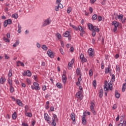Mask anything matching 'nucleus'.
I'll list each match as a JSON object with an SVG mask.
<instances>
[{
  "mask_svg": "<svg viewBox=\"0 0 126 126\" xmlns=\"http://www.w3.org/2000/svg\"><path fill=\"white\" fill-rule=\"evenodd\" d=\"M60 52L61 53V54H62V55H64V52H63V48H60Z\"/></svg>",
  "mask_w": 126,
  "mask_h": 126,
  "instance_id": "nucleus-44",
  "label": "nucleus"
},
{
  "mask_svg": "<svg viewBox=\"0 0 126 126\" xmlns=\"http://www.w3.org/2000/svg\"><path fill=\"white\" fill-rule=\"evenodd\" d=\"M78 30H79V31H80V32H82L83 33H85V31H84L83 28H82V27L79 26L78 27Z\"/></svg>",
  "mask_w": 126,
  "mask_h": 126,
  "instance_id": "nucleus-19",
  "label": "nucleus"
},
{
  "mask_svg": "<svg viewBox=\"0 0 126 126\" xmlns=\"http://www.w3.org/2000/svg\"><path fill=\"white\" fill-rule=\"evenodd\" d=\"M102 17L101 16H98V20L99 22L102 21Z\"/></svg>",
  "mask_w": 126,
  "mask_h": 126,
  "instance_id": "nucleus-50",
  "label": "nucleus"
},
{
  "mask_svg": "<svg viewBox=\"0 0 126 126\" xmlns=\"http://www.w3.org/2000/svg\"><path fill=\"white\" fill-rule=\"evenodd\" d=\"M103 90H100L99 93V96L100 98H102L103 97Z\"/></svg>",
  "mask_w": 126,
  "mask_h": 126,
  "instance_id": "nucleus-22",
  "label": "nucleus"
},
{
  "mask_svg": "<svg viewBox=\"0 0 126 126\" xmlns=\"http://www.w3.org/2000/svg\"><path fill=\"white\" fill-rule=\"evenodd\" d=\"M72 28H73V29H74V30H76V31H77V30H78L77 27H75L74 25H72Z\"/></svg>",
  "mask_w": 126,
  "mask_h": 126,
  "instance_id": "nucleus-49",
  "label": "nucleus"
},
{
  "mask_svg": "<svg viewBox=\"0 0 126 126\" xmlns=\"http://www.w3.org/2000/svg\"><path fill=\"white\" fill-rule=\"evenodd\" d=\"M70 32H69L68 31H66L65 32V33H63V36L64 37H65L66 38H67V37H69V36H70Z\"/></svg>",
  "mask_w": 126,
  "mask_h": 126,
  "instance_id": "nucleus-15",
  "label": "nucleus"
},
{
  "mask_svg": "<svg viewBox=\"0 0 126 126\" xmlns=\"http://www.w3.org/2000/svg\"><path fill=\"white\" fill-rule=\"evenodd\" d=\"M8 83H9L10 86H12V81H11L10 79H8Z\"/></svg>",
  "mask_w": 126,
  "mask_h": 126,
  "instance_id": "nucleus-41",
  "label": "nucleus"
},
{
  "mask_svg": "<svg viewBox=\"0 0 126 126\" xmlns=\"http://www.w3.org/2000/svg\"><path fill=\"white\" fill-rule=\"evenodd\" d=\"M92 31V35L93 37H95V36H96V32H95V31Z\"/></svg>",
  "mask_w": 126,
  "mask_h": 126,
  "instance_id": "nucleus-46",
  "label": "nucleus"
},
{
  "mask_svg": "<svg viewBox=\"0 0 126 126\" xmlns=\"http://www.w3.org/2000/svg\"><path fill=\"white\" fill-rule=\"evenodd\" d=\"M110 70H111V69H110V66H108V67L105 68V73H109V72H110Z\"/></svg>",
  "mask_w": 126,
  "mask_h": 126,
  "instance_id": "nucleus-23",
  "label": "nucleus"
},
{
  "mask_svg": "<svg viewBox=\"0 0 126 126\" xmlns=\"http://www.w3.org/2000/svg\"><path fill=\"white\" fill-rule=\"evenodd\" d=\"M16 112H14L13 114L12 115V118L13 120H16Z\"/></svg>",
  "mask_w": 126,
  "mask_h": 126,
  "instance_id": "nucleus-28",
  "label": "nucleus"
},
{
  "mask_svg": "<svg viewBox=\"0 0 126 126\" xmlns=\"http://www.w3.org/2000/svg\"><path fill=\"white\" fill-rule=\"evenodd\" d=\"M0 79H1V81H0L1 84H3V83H4L6 80V79L3 77H1Z\"/></svg>",
  "mask_w": 126,
  "mask_h": 126,
  "instance_id": "nucleus-21",
  "label": "nucleus"
},
{
  "mask_svg": "<svg viewBox=\"0 0 126 126\" xmlns=\"http://www.w3.org/2000/svg\"><path fill=\"white\" fill-rule=\"evenodd\" d=\"M16 103L20 107H23V103H22V101H21V100L20 99H17Z\"/></svg>",
  "mask_w": 126,
  "mask_h": 126,
  "instance_id": "nucleus-13",
  "label": "nucleus"
},
{
  "mask_svg": "<svg viewBox=\"0 0 126 126\" xmlns=\"http://www.w3.org/2000/svg\"><path fill=\"white\" fill-rule=\"evenodd\" d=\"M10 92H11V93H12L13 91H14V89L13 88V87H12V86H10Z\"/></svg>",
  "mask_w": 126,
  "mask_h": 126,
  "instance_id": "nucleus-43",
  "label": "nucleus"
},
{
  "mask_svg": "<svg viewBox=\"0 0 126 126\" xmlns=\"http://www.w3.org/2000/svg\"><path fill=\"white\" fill-rule=\"evenodd\" d=\"M61 1H62V0H57L56 4H58V3H61Z\"/></svg>",
  "mask_w": 126,
  "mask_h": 126,
  "instance_id": "nucleus-62",
  "label": "nucleus"
},
{
  "mask_svg": "<svg viewBox=\"0 0 126 126\" xmlns=\"http://www.w3.org/2000/svg\"><path fill=\"white\" fill-rule=\"evenodd\" d=\"M46 89L47 86H46V85H44L42 87V90H43V91H45Z\"/></svg>",
  "mask_w": 126,
  "mask_h": 126,
  "instance_id": "nucleus-54",
  "label": "nucleus"
},
{
  "mask_svg": "<svg viewBox=\"0 0 126 126\" xmlns=\"http://www.w3.org/2000/svg\"><path fill=\"white\" fill-rule=\"evenodd\" d=\"M91 110L93 114H94V115H96V112L95 111V110L94 109V103L91 102Z\"/></svg>",
  "mask_w": 126,
  "mask_h": 126,
  "instance_id": "nucleus-6",
  "label": "nucleus"
},
{
  "mask_svg": "<svg viewBox=\"0 0 126 126\" xmlns=\"http://www.w3.org/2000/svg\"><path fill=\"white\" fill-rule=\"evenodd\" d=\"M42 49H43V50H44V51H47V50H48V47H47V46L43 45L41 46Z\"/></svg>",
  "mask_w": 126,
  "mask_h": 126,
  "instance_id": "nucleus-34",
  "label": "nucleus"
},
{
  "mask_svg": "<svg viewBox=\"0 0 126 126\" xmlns=\"http://www.w3.org/2000/svg\"><path fill=\"white\" fill-rule=\"evenodd\" d=\"M88 54L90 57H93V56H94V51H93V49L92 48H90L88 50Z\"/></svg>",
  "mask_w": 126,
  "mask_h": 126,
  "instance_id": "nucleus-7",
  "label": "nucleus"
},
{
  "mask_svg": "<svg viewBox=\"0 0 126 126\" xmlns=\"http://www.w3.org/2000/svg\"><path fill=\"white\" fill-rule=\"evenodd\" d=\"M82 123L83 125H86V119L85 118V117L83 116L82 118Z\"/></svg>",
  "mask_w": 126,
  "mask_h": 126,
  "instance_id": "nucleus-20",
  "label": "nucleus"
},
{
  "mask_svg": "<svg viewBox=\"0 0 126 126\" xmlns=\"http://www.w3.org/2000/svg\"><path fill=\"white\" fill-rule=\"evenodd\" d=\"M8 76L9 77H11V76H12V70L11 69H10L9 71V73H8Z\"/></svg>",
  "mask_w": 126,
  "mask_h": 126,
  "instance_id": "nucleus-36",
  "label": "nucleus"
},
{
  "mask_svg": "<svg viewBox=\"0 0 126 126\" xmlns=\"http://www.w3.org/2000/svg\"><path fill=\"white\" fill-rule=\"evenodd\" d=\"M3 40L4 41V42H6V43H9V42H10V40H9L8 38H7L5 37H3Z\"/></svg>",
  "mask_w": 126,
  "mask_h": 126,
  "instance_id": "nucleus-35",
  "label": "nucleus"
},
{
  "mask_svg": "<svg viewBox=\"0 0 126 126\" xmlns=\"http://www.w3.org/2000/svg\"><path fill=\"white\" fill-rule=\"evenodd\" d=\"M116 70H117V71H118V72H120L121 70L120 69V65H116Z\"/></svg>",
  "mask_w": 126,
  "mask_h": 126,
  "instance_id": "nucleus-47",
  "label": "nucleus"
},
{
  "mask_svg": "<svg viewBox=\"0 0 126 126\" xmlns=\"http://www.w3.org/2000/svg\"><path fill=\"white\" fill-rule=\"evenodd\" d=\"M12 17L13 18H15V19H17V18H18V14L15 13V14H13L12 15Z\"/></svg>",
  "mask_w": 126,
  "mask_h": 126,
  "instance_id": "nucleus-26",
  "label": "nucleus"
},
{
  "mask_svg": "<svg viewBox=\"0 0 126 126\" xmlns=\"http://www.w3.org/2000/svg\"><path fill=\"white\" fill-rule=\"evenodd\" d=\"M70 118H71L72 121H73V122H75V114H74V112H72L71 114Z\"/></svg>",
  "mask_w": 126,
  "mask_h": 126,
  "instance_id": "nucleus-12",
  "label": "nucleus"
},
{
  "mask_svg": "<svg viewBox=\"0 0 126 126\" xmlns=\"http://www.w3.org/2000/svg\"><path fill=\"white\" fill-rule=\"evenodd\" d=\"M117 104H115L114 105H113L112 107V109L113 110H116V109H117Z\"/></svg>",
  "mask_w": 126,
  "mask_h": 126,
  "instance_id": "nucleus-48",
  "label": "nucleus"
},
{
  "mask_svg": "<svg viewBox=\"0 0 126 126\" xmlns=\"http://www.w3.org/2000/svg\"><path fill=\"white\" fill-rule=\"evenodd\" d=\"M50 110L52 111V112H54V111H55V108L52 106V107H50Z\"/></svg>",
  "mask_w": 126,
  "mask_h": 126,
  "instance_id": "nucleus-59",
  "label": "nucleus"
},
{
  "mask_svg": "<svg viewBox=\"0 0 126 126\" xmlns=\"http://www.w3.org/2000/svg\"><path fill=\"white\" fill-rule=\"evenodd\" d=\"M32 74V73H31V71H30V70H28L27 71V76L30 77V76H31Z\"/></svg>",
  "mask_w": 126,
  "mask_h": 126,
  "instance_id": "nucleus-33",
  "label": "nucleus"
},
{
  "mask_svg": "<svg viewBox=\"0 0 126 126\" xmlns=\"http://www.w3.org/2000/svg\"><path fill=\"white\" fill-rule=\"evenodd\" d=\"M117 18L120 19V20H123V18H124V15L123 14L118 15Z\"/></svg>",
  "mask_w": 126,
  "mask_h": 126,
  "instance_id": "nucleus-24",
  "label": "nucleus"
},
{
  "mask_svg": "<svg viewBox=\"0 0 126 126\" xmlns=\"http://www.w3.org/2000/svg\"><path fill=\"white\" fill-rule=\"evenodd\" d=\"M76 84L77 85V86H80V85H81V84H80V82L78 81L76 83Z\"/></svg>",
  "mask_w": 126,
  "mask_h": 126,
  "instance_id": "nucleus-55",
  "label": "nucleus"
},
{
  "mask_svg": "<svg viewBox=\"0 0 126 126\" xmlns=\"http://www.w3.org/2000/svg\"><path fill=\"white\" fill-rule=\"evenodd\" d=\"M89 75H90V76H92V75H93V71L92 70V69L90 70Z\"/></svg>",
  "mask_w": 126,
  "mask_h": 126,
  "instance_id": "nucleus-45",
  "label": "nucleus"
},
{
  "mask_svg": "<svg viewBox=\"0 0 126 126\" xmlns=\"http://www.w3.org/2000/svg\"><path fill=\"white\" fill-rule=\"evenodd\" d=\"M59 6H55V9L56 10V11H59Z\"/></svg>",
  "mask_w": 126,
  "mask_h": 126,
  "instance_id": "nucleus-61",
  "label": "nucleus"
},
{
  "mask_svg": "<svg viewBox=\"0 0 126 126\" xmlns=\"http://www.w3.org/2000/svg\"><path fill=\"white\" fill-rule=\"evenodd\" d=\"M56 86L57 87H58V88H60V89H62V84H61V83H57L56 84Z\"/></svg>",
  "mask_w": 126,
  "mask_h": 126,
  "instance_id": "nucleus-29",
  "label": "nucleus"
},
{
  "mask_svg": "<svg viewBox=\"0 0 126 126\" xmlns=\"http://www.w3.org/2000/svg\"><path fill=\"white\" fill-rule=\"evenodd\" d=\"M51 22H52V20H51L50 18L45 20L43 24V27L47 26V25H50V24H51Z\"/></svg>",
  "mask_w": 126,
  "mask_h": 126,
  "instance_id": "nucleus-4",
  "label": "nucleus"
},
{
  "mask_svg": "<svg viewBox=\"0 0 126 126\" xmlns=\"http://www.w3.org/2000/svg\"><path fill=\"white\" fill-rule=\"evenodd\" d=\"M6 21H7V23L8 24L10 25L11 23H12V21H11V19H8V20H6Z\"/></svg>",
  "mask_w": 126,
  "mask_h": 126,
  "instance_id": "nucleus-39",
  "label": "nucleus"
},
{
  "mask_svg": "<svg viewBox=\"0 0 126 126\" xmlns=\"http://www.w3.org/2000/svg\"><path fill=\"white\" fill-rule=\"evenodd\" d=\"M105 85L104 87V91H108V90H112V88L113 87V85L112 83L109 82L108 83L107 81H105L104 82Z\"/></svg>",
  "mask_w": 126,
  "mask_h": 126,
  "instance_id": "nucleus-1",
  "label": "nucleus"
},
{
  "mask_svg": "<svg viewBox=\"0 0 126 126\" xmlns=\"http://www.w3.org/2000/svg\"><path fill=\"white\" fill-rule=\"evenodd\" d=\"M27 117H29V118H32V113L30 112H28L26 114Z\"/></svg>",
  "mask_w": 126,
  "mask_h": 126,
  "instance_id": "nucleus-40",
  "label": "nucleus"
},
{
  "mask_svg": "<svg viewBox=\"0 0 126 126\" xmlns=\"http://www.w3.org/2000/svg\"><path fill=\"white\" fill-rule=\"evenodd\" d=\"M33 86H34L36 88L35 90H40V87L39 86V84H38L37 82H34Z\"/></svg>",
  "mask_w": 126,
  "mask_h": 126,
  "instance_id": "nucleus-14",
  "label": "nucleus"
},
{
  "mask_svg": "<svg viewBox=\"0 0 126 126\" xmlns=\"http://www.w3.org/2000/svg\"><path fill=\"white\" fill-rule=\"evenodd\" d=\"M35 124H36V121H32V126H34L35 125Z\"/></svg>",
  "mask_w": 126,
  "mask_h": 126,
  "instance_id": "nucleus-63",
  "label": "nucleus"
},
{
  "mask_svg": "<svg viewBox=\"0 0 126 126\" xmlns=\"http://www.w3.org/2000/svg\"><path fill=\"white\" fill-rule=\"evenodd\" d=\"M73 51H74V48H73V47H72L70 48V52L71 53H73Z\"/></svg>",
  "mask_w": 126,
  "mask_h": 126,
  "instance_id": "nucleus-53",
  "label": "nucleus"
},
{
  "mask_svg": "<svg viewBox=\"0 0 126 126\" xmlns=\"http://www.w3.org/2000/svg\"><path fill=\"white\" fill-rule=\"evenodd\" d=\"M47 54L49 58H54V53L52 52V50H48L47 52Z\"/></svg>",
  "mask_w": 126,
  "mask_h": 126,
  "instance_id": "nucleus-9",
  "label": "nucleus"
},
{
  "mask_svg": "<svg viewBox=\"0 0 126 126\" xmlns=\"http://www.w3.org/2000/svg\"><path fill=\"white\" fill-rule=\"evenodd\" d=\"M126 89V83H125L123 85L122 92H125Z\"/></svg>",
  "mask_w": 126,
  "mask_h": 126,
  "instance_id": "nucleus-27",
  "label": "nucleus"
},
{
  "mask_svg": "<svg viewBox=\"0 0 126 126\" xmlns=\"http://www.w3.org/2000/svg\"><path fill=\"white\" fill-rule=\"evenodd\" d=\"M36 46H37V48H41V45L38 43H36Z\"/></svg>",
  "mask_w": 126,
  "mask_h": 126,
  "instance_id": "nucleus-64",
  "label": "nucleus"
},
{
  "mask_svg": "<svg viewBox=\"0 0 126 126\" xmlns=\"http://www.w3.org/2000/svg\"><path fill=\"white\" fill-rule=\"evenodd\" d=\"M112 25L114 26V28L113 29L114 32H116L117 30H118V27L120 26V23L117 21H114L112 23Z\"/></svg>",
  "mask_w": 126,
  "mask_h": 126,
  "instance_id": "nucleus-2",
  "label": "nucleus"
},
{
  "mask_svg": "<svg viewBox=\"0 0 126 126\" xmlns=\"http://www.w3.org/2000/svg\"><path fill=\"white\" fill-rule=\"evenodd\" d=\"M19 63H20V64H21V66H24V63H22L20 61H19Z\"/></svg>",
  "mask_w": 126,
  "mask_h": 126,
  "instance_id": "nucleus-56",
  "label": "nucleus"
},
{
  "mask_svg": "<svg viewBox=\"0 0 126 126\" xmlns=\"http://www.w3.org/2000/svg\"><path fill=\"white\" fill-rule=\"evenodd\" d=\"M76 74L77 75H80V68H77L76 69Z\"/></svg>",
  "mask_w": 126,
  "mask_h": 126,
  "instance_id": "nucleus-32",
  "label": "nucleus"
},
{
  "mask_svg": "<svg viewBox=\"0 0 126 126\" xmlns=\"http://www.w3.org/2000/svg\"><path fill=\"white\" fill-rule=\"evenodd\" d=\"M115 97L117 98V99H119L120 97H121V94H119L117 90L115 91Z\"/></svg>",
  "mask_w": 126,
  "mask_h": 126,
  "instance_id": "nucleus-18",
  "label": "nucleus"
},
{
  "mask_svg": "<svg viewBox=\"0 0 126 126\" xmlns=\"http://www.w3.org/2000/svg\"><path fill=\"white\" fill-rule=\"evenodd\" d=\"M81 80H82V79H81V74H80V77L78 78V81L80 82V81H81Z\"/></svg>",
  "mask_w": 126,
  "mask_h": 126,
  "instance_id": "nucleus-58",
  "label": "nucleus"
},
{
  "mask_svg": "<svg viewBox=\"0 0 126 126\" xmlns=\"http://www.w3.org/2000/svg\"><path fill=\"white\" fill-rule=\"evenodd\" d=\"M80 60L81 61V63H86L87 60L84 58V55L82 54L80 55Z\"/></svg>",
  "mask_w": 126,
  "mask_h": 126,
  "instance_id": "nucleus-8",
  "label": "nucleus"
},
{
  "mask_svg": "<svg viewBox=\"0 0 126 126\" xmlns=\"http://www.w3.org/2000/svg\"><path fill=\"white\" fill-rule=\"evenodd\" d=\"M58 6L60 7V8H63V4H62L61 3H59Z\"/></svg>",
  "mask_w": 126,
  "mask_h": 126,
  "instance_id": "nucleus-51",
  "label": "nucleus"
},
{
  "mask_svg": "<svg viewBox=\"0 0 126 126\" xmlns=\"http://www.w3.org/2000/svg\"><path fill=\"white\" fill-rule=\"evenodd\" d=\"M65 74H66V72L65 71H63V75L62 76V80L63 84H65V82H66L67 78L66 76H65Z\"/></svg>",
  "mask_w": 126,
  "mask_h": 126,
  "instance_id": "nucleus-5",
  "label": "nucleus"
},
{
  "mask_svg": "<svg viewBox=\"0 0 126 126\" xmlns=\"http://www.w3.org/2000/svg\"><path fill=\"white\" fill-rule=\"evenodd\" d=\"M81 94H82V91H79L76 94L77 98H79L80 100H81Z\"/></svg>",
  "mask_w": 126,
  "mask_h": 126,
  "instance_id": "nucleus-10",
  "label": "nucleus"
},
{
  "mask_svg": "<svg viewBox=\"0 0 126 126\" xmlns=\"http://www.w3.org/2000/svg\"><path fill=\"white\" fill-rule=\"evenodd\" d=\"M28 109H29L28 106L26 105V106L25 107V112L26 113H27V111H28Z\"/></svg>",
  "mask_w": 126,
  "mask_h": 126,
  "instance_id": "nucleus-52",
  "label": "nucleus"
},
{
  "mask_svg": "<svg viewBox=\"0 0 126 126\" xmlns=\"http://www.w3.org/2000/svg\"><path fill=\"white\" fill-rule=\"evenodd\" d=\"M93 31H94V32H97V33H99L100 32V29L97 28L96 26H94L93 29Z\"/></svg>",
  "mask_w": 126,
  "mask_h": 126,
  "instance_id": "nucleus-16",
  "label": "nucleus"
},
{
  "mask_svg": "<svg viewBox=\"0 0 126 126\" xmlns=\"http://www.w3.org/2000/svg\"><path fill=\"white\" fill-rule=\"evenodd\" d=\"M96 83H97V81H96V80H94L93 81V84L94 87V88H96V86H97V85H96Z\"/></svg>",
  "mask_w": 126,
  "mask_h": 126,
  "instance_id": "nucleus-37",
  "label": "nucleus"
},
{
  "mask_svg": "<svg viewBox=\"0 0 126 126\" xmlns=\"http://www.w3.org/2000/svg\"><path fill=\"white\" fill-rule=\"evenodd\" d=\"M98 17V16H97V15H96L95 14H94V15H93L92 16V20H96V19H97Z\"/></svg>",
  "mask_w": 126,
  "mask_h": 126,
  "instance_id": "nucleus-31",
  "label": "nucleus"
},
{
  "mask_svg": "<svg viewBox=\"0 0 126 126\" xmlns=\"http://www.w3.org/2000/svg\"><path fill=\"white\" fill-rule=\"evenodd\" d=\"M57 37L58 38L59 40L62 39V35H61V34H60V33L58 32L56 34Z\"/></svg>",
  "mask_w": 126,
  "mask_h": 126,
  "instance_id": "nucleus-38",
  "label": "nucleus"
},
{
  "mask_svg": "<svg viewBox=\"0 0 126 126\" xmlns=\"http://www.w3.org/2000/svg\"><path fill=\"white\" fill-rule=\"evenodd\" d=\"M19 40H17L16 42L13 45V48H15L16 46H18L19 45Z\"/></svg>",
  "mask_w": 126,
  "mask_h": 126,
  "instance_id": "nucleus-25",
  "label": "nucleus"
},
{
  "mask_svg": "<svg viewBox=\"0 0 126 126\" xmlns=\"http://www.w3.org/2000/svg\"><path fill=\"white\" fill-rule=\"evenodd\" d=\"M22 126H28V124L27 123H23L22 124Z\"/></svg>",
  "mask_w": 126,
  "mask_h": 126,
  "instance_id": "nucleus-60",
  "label": "nucleus"
},
{
  "mask_svg": "<svg viewBox=\"0 0 126 126\" xmlns=\"http://www.w3.org/2000/svg\"><path fill=\"white\" fill-rule=\"evenodd\" d=\"M72 10V8L71 7H68L67 9V13L69 14L70 12H71V11Z\"/></svg>",
  "mask_w": 126,
  "mask_h": 126,
  "instance_id": "nucleus-30",
  "label": "nucleus"
},
{
  "mask_svg": "<svg viewBox=\"0 0 126 126\" xmlns=\"http://www.w3.org/2000/svg\"><path fill=\"white\" fill-rule=\"evenodd\" d=\"M7 25H8V24L7 21L5 20L3 23L4 27H6V26H7Z\"/></svg>",
  "mask_w": 126,
  "mask_h": 126,
  "instance_id": "nucleus-42",
  "label": "nucleus"
},
{
  "mask_svg": "<svg viewBox=\"0 0 126 126\" xmlns=\"http://www.w3.org/2000/svg\"><path fill=\"white\" fill-rule=\"evenodd\" d=\"M44 117L45 121H47V122H50V116H49V115L47 113H44Z\"/></svg>",
  "mask_w": 126,
  "mask_h": 126,
  "instance_id": "nucleus-11",
  "label": "nucleus"
},
{
  "mask_svg": "<svg viewBox=\"0 0 126 126\" xmlns=\"http://www.w3.org/2000/svg\"><path fill=\"white\" fill-rule=\"evenodd\" d=\"M88 26L89 27V30H90L91 31H92L93 30V28H94V26H93L92 24L91 23L88 24Z\"/></svg>",
  "mask_w": 126,
  "mask_h": 126,
  "instance_id": "nucleus-17",
  "label": "nucleus"
},
{
  "mask_svg": "<svg viewBox=\"0 0 126 126\" xmlns=\"http://www.w3.org/2000/svg\"><path fill=\"white\" fill-rule=\"evenodd\" d=\"M58 120V117L56 114H53V116L52 118V126H57V123H56V121Z\"/></svg>",
  "mask_w": 126,
  "mask_h": 126,
  "instance_id": "nucleus-3",
  "label": "nucleus"
},
{
  "mask_svg": "<svg viewBox=\"0 0 126 126\" xmlns=\"http://www.w3.org/2000/svg\"><path fill=\"white\" fill-rule=\"evenodd\" d=\"M61 44L62 45V47H63V48H64V43H63V41H61Z\"/></svg>",
  "mask_w": 126,
  "mask_h": 126,
  "instance_id": "nucleus-57",
  "label": "nucleus"
}]
</instances>
